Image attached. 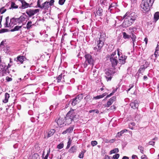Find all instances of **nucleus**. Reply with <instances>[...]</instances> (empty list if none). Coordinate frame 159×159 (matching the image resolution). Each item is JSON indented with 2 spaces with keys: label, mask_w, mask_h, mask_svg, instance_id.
<instances>
[{
  "label": "nucleus",
  "mask_w": 159,
  "mask_h": 159,
  "mask_svg": "<svg viewBox=\"0 0 159 159\" xmlns=\"http://www.w3.org/2000/svg\"><path fill=\"white\" fill-rule=\"evenodd\" d=\"M117 54L118 55V58L117 57L116 55V52L115 51L113 52L111 55L110 57V60L111 62L112 66L115 67L117 64L118 61V59L119 60V63L120 64H124L125 63V60L127 58L126 57H123V56H120L119 53V49H117Z\"/></svg>",
  "instance_id": "nucleus-1"
},
{
  "label": "nucleus",
  "mask_w": 159,
  "mask_h": 159,
  "mask_svg": "<svg viewBox=\"0 0 159 159\" xmlns=\"http://www.w3.org/2000/svg\"><path fill=\"white\" fill-rule=\"evenodd\" d=\"M154 0H143L140 5L141 10L143 12L149 11L150 7L151 6Z\"/></svg>",
  "instance_id": "nucleus-2"
},
{
  "label": "nucleus",
  "mask_w": 159,
  "mask_h": 159,
  "mask_svg": "<svg viewBox=\"0 0 159 159\" xmlns=\"http://www.w3.org/2000/svg\"><path fill=\"white\" fill-rule=\"evenodd\" d=\"M106 38V35L104 33L101 34L99 41L97 42V47L94 48V49L97 51L100 50L104 45V42Z\"/></svg>",
  "instance_id": "nucleus-3"
},
{
  "label": "nucleus",
  "mask_w": 159,
  "mask_h": 159,
  "mask_svg": "<svg viewBox=\"0 0 159 159\" xmlns=\"http://www.w3.org/2000/svg\"><path fill=\"white\" fill-rule=\"evenodd\" d=\"M84 57L86 59L85 61V64L84 65L85 66H87V63L88 64L93 66V63L94 61L93 59L92 56L89 54H86L85 55Z\"/></svg>",
  "instance_id": "nucleus-4"
},
{
  "label": "nucleus",
  "mask_w": 159,
  "mask_h": 159,
  "mask_svg": "<svg viewBox=\"0 0 159 159\" xmlns=\"http://www.w3.org/2000/svg\"><path fill=\"white\" fill-rule=\"evenodd\" d=\"M134 22L131 20H130L128 18L126 17L122 24V26L124 27H127L130 26Z\"/></svg>",
  "instance_id": "nucleus-5"
},
{
  "label": "nucleus",
  "mask_w": 159,
  "mask_h": 159,
  "mask_svg": "<svg viewBox=\"0 0 159 159\" xmlns=\"http://www.w3.org/2000/svg\"><path fill=\"white\" fill-rule=\"evenodd\" d=\"M74 110L71 109L66 115V119H74L75 118V114L74 113Z\"/></svg>",
  "instance_id": "nucleus-6"
},
{
  "label": "nucleus",
  "mask_w": 159,
  "mask_h": 159,
  "mask_svg": "<svg viewBox=\"0 0 159 159\" xmlns=\"http://www.w3.org/2000/svg\"><path fill=\"white\" fill-rule=\"evenodd\" d=\"M139 102L137 100H135L131 102L130 106L134 109L138 108L139 107Z\"/></svg>",
  "instance_id": "nucleus-7"
},
{
  "label": "nucleus",
  "mask_w": 159,
  "mask_h": 159,
  "mask_svg": "<svg viewBox=\"0 0 159 159\" xmlns=\"http://www.w3.org/2000/svg\"><path fill=\"white\" fill-rule=\"evenodd\" d=\"M18 1H20L22 4L21 6L19 7L20 8L23 9L29 7V4L27 3L25 0H18Z\"/></svg>",
  "instance_id": "nucleus-8"
},
{
  "label": "nucleus",
  "mask_w": 159,
  "mask_h": 159,
  "mask_svg": "<svg viewBox=\"0 0 159 159\" xmlns=\"http://www.w3.org/2000/svg\"><path fill=\"white\" fill-rule=\"evenodd\" d=\"M137 16L134 12L131 13L129 16L127 17L128 19L130 20H131L133 22L135 21L137 18Z\"/></svg>",
  "instance_id": "nucleus-9"
},
{
  "label": "nucleus",
  "mask_w": 159,
  "mask_h": 159,
  "mask_svg": "<svg viewBox=\"0 0 159 159\" xmlns=\"http://www.w3.org/2000/svg\"><path fill=\"white\" fill-rule=\"evenodd\" d=\"M116 98L115 96H113L111 98L107 103L106 104H105V107H108L110 105L112 104L113 102L115 101Z\"/></svg>",
  "instance_id": "nucleus-10"
},
{
  "label": "nucleus",
  "mask_w": 159,
  "mask_h": 159,
  "mask_svg": "<svg viewBox=\"0 0 159 159\" xmlns=\"http://www.w3.org/2000/svg\"><path fill=\"white\" fill-rule=\"evenodd\" d=\"M42 9L48 10L49 7V2L46 1L42 4Z\"/></svg>",
  "instance_id": "nucleus-11"
},
{
  "label": "nucleus",
  "mask_w": 159,
  "mask_h": 159,
  "mask_svg": "<svg viewBox=\"0 0 159 159\" xmlns=\"http://www.w3.org/2000/svg\"><path fill=\"white\" fill-rule=\"evenodd\" d=\"M27 17L26 16H21L19 18H17V21H18L19 23L25 21Z\"/></svg>",
  "instance_id": "nucleus-12"
},
{
  "label": "nucleus",
  "mask_w": 159,
  "mask_h": 159,
  "mask_svg": "<svg viewBox=\"0 0 159 159\" xmlns=\"http://www.w3.org/2000/svg\"><path fill=\"white\" fill-rule=\"evenodd\" d=\"M25 58L23 56H18L15 59V60L16 61H19L21 63H22L23 61L25 60Z\"/></svg>",
  "instance_id": "nucleus-13"
},
{
  "label": "nucleus",
  "mask_w": 159,
  "mask_h": 159,
  "mask_svg": "<svg viewBox=\"0 0 159 159\" xmlns=\"http://www.w3.org/2000/svg\"><path fill=\"white\" fill-rule=\"evenodd\" d=\"M106 75L105 77L107 79V80L108 81L109 80H111V74L109 71H106L105 72Z\"/></svg>",
  "instance_id": "nucleus-14"
},
{
  "label": "nucleus",
  "mask_w": 159,
  "mask_h": 159,
  "mask_svg": "<svg viewBox=\"0 0 159 159\" xmlns=\"http://www.w3.org/2000/svg\"><path fill=\"white\" fill-rule=\"evenodd\" d=\"M73 128L74 127L73 126L70 127L67 129L66 130L63 131L62 133V134H65L67 133H70L72 132Z\"/></svg>",
  "instance_id": "nucleus-15"
},
{
  "label": "nucleus",
  "mask_w": 159,
  "mask_h": 159,
  "mask_svg": "<svg viewBox=\"0 0 159 159\" xmlns=\"http://www.w3.org/2000/svg\"><path fill=\"white\" fill-rule=\"evenodd\" d=\"M26 12L29 17H31L34 15L33 9H28L26 10Z\"/></svg>",
  "instance_id": "nucleus-16"
},
{
  "label": "nucleus",
  "mask_w": 159,
  "mask_h": 159,
  "mask_svg": "<svg viewBox=\"0 0 159 159\" xmlns=\"http://www.w3.org/2000/svg\"><path fill=\"white\" fill-rule=\"evenodd\" d=\"M128 131V130L126 129L122 130L120 132H118L116 135V137H120L122 135V134Z\"/></svg>",
  "instance_id": "nucleus-17"
},
{
  "label": "nucleus",
  "mask_w": 159,
  "mask_h": 159,
  "mask_svg": "<svg viewBox=\"0 0 159 159\" xmlns=\"http://www.w3.org/2000/svg\"><path fill=\"white\" fill-rule=\"evenodd\" d=\"M56 122L57 124L61 126V127L64 126V120H57Z\"/></svg>",
  "instance_id": "nucleus-18"
},
{
  "label": "nucleus",
  "mask_w": 159,
  "mask_h": 159,
  "mask_svg": "<svg viewBox=\"0 0 159 159\" xmlns=\"http://www.w3.org/2000/svg\"><path fill=\"white\" fill-rule=\"evenodd\" d=\"M6 23L4 24V26L5 27H11V25L10 24V22L8 23V21H9V18L8 16L6 18Z\"/></svg>",
  "instance_id": "nucleus-19"
},
{
  "label": "nucleus",
  "mask_w": 159,
  "mask_h": 159,
  "mask_svg": "<svg viewBox=\"0 0 159 159\" xmlns=\"http://www.w3.org/2000/svg\"><path fill=\"white\" fill-rule=\"evenodd\" d=\"M17 21V18H13L11 19L10 21V24L11 27H12L13 25L15 24L16 22Z\"/></svg>",
  "instance_id": "nucleus-20"
},
{
  "label": "nucleus",
  "mask_w": 159,
  "mask_h": 159,
  "mask_svg": "<svg viewBox=\"0 0 159 159\" xmlns=\"http://www.w3.org/2000/svg\"><path fill=\"white\" fill-rule=\"evenodd\" d=\"M10 97L9 94L7 93L5 94V98L3 100V102L4 103H6L8 102V99Z\"/></svg>",
  "instance_id": "nucleus-21"
},
{
  "label": "nucleus",
  "mask_w": 159,
  "mask_h": 159,
  "mask_svg": "<svg viewBox=\"0 0 159 159\" xmlns=\"http://www.w3.org/2000/svg\"><path fill=\"white\" fill-rule=\"evenodd\" d=\"M131 34H132V36H131V37L130 38L132 39L133 41L132 43L133 44V46H134V42H135L136 40V36L132 32H131Z\"/></svg>",
  "instance_id": "nucleus-22"
},
{
  "label": "nucleus",
  "mask_w": 159,
  "mask_h": 159,
  "mask_svg": "<svg viewBox=\"0 0 159 159\" xmlns=\"http://www.w3.org/2000/svg\"><path fill=\"white\" fill-rule=\"evenodd\" d=\"M55 132V130L54 129H51L48 132L47 138L49 137L52 135Z\"/></svg>",
  "instance_id": "nucleus-23"
},
{
  "label": "nucleus",
  "mask_w": 159,
  "mask_h": 159,
  "mask_svg": "<svg viewBox=\"0 0 159 159\" xmlns=\"http://www.w3.org/2000/svg\"><path fill=\"white\" fill-rule=\"evenodd\" d=\"M154 20L156 22L159 19V12H157L154 15Z\"/></svg>",
  "instance_id": "nucleus-24"
},
{
  "label": "nucleus",
  "mask_w": 159,
  "mask_h": 159,
  "mask_svg": "<svg viewBox=\"0 0 159 159\" xmlns=\"http://www.w3.org/2000/svg\"><path fill=\"white\" fill-rule=\"evenodd\" d=\"M83 96L82 94H80L79 95L75 98L79 102L83 99Z\"/></svg>",
  "instance_id": "nucleus-25"
},
{
  "label": "nucleus",
  "mask_w": 159,
  "mask_h": 159,
  "mask_svg": "<svg viewBox=\"0 0 159 159\" xmlns=\"http://www.w3.org/2000/svg\"><path fill=\"white\" fill-rule=\"evenodd\" d=\"M18 7V6L14 2H11V5L10 8L17 9Z\"/></svg>",
  "instance_id": "nucleus-26"
},
{
  "label": "nucleus",
  "mask_w": 159,
  "mask_h": 159,
  "mask_svg": "<svg viewBox=\"0 0 159 159\" xmlns=\"http://www.w3.org/2000/svg\"><path fill=\"white\" fill-rule=\"evenodd\" d=\"M77 149V148L75 146H73L71 147L69 151L70 153H73L75 152Z\"/></svg>",
  "instance_id": "nucleus-27"
},
{
  "label": "nucleus",
  "mask_w": 159,
  "mask_h": 159,
  "mask_svg": "<svg viewBox=\"0 0 159 159\" xmlns=\"http://www.w3.org/2000/svg\"><path fill=\"white\" fill-rule=\"evenodd\" d=\"M22 26H16L13 29H11V31L13 32L19 30L20 28H21Z\"/></svg>",
  "instance_id": "nucleus-28"
},
{
  "label": "nucleus",
  "mask_w": 159,
  "mask_h": 159,
  "mask_svg": "<svg viewBox=\"0 0 159 159\" xmlns=\"http://www.w3.org/2000/svg\"><path fill=\"white\" fill-rule=\"evenodd\" d=\"M106 94L105 93H103L102 95H99L97 96L96 97H94V99H100L101 98H103L105 96H106Z\"/></svg>",
  "instance_id": "nucleus-29"
},
{
  "label": "nucleus",
  "mask_w": 159,
  "mask_h": 159,
  "mask_svg": "<svg viewBox=\"0 0 159 159\" xmlns=\"http://www.w3.org/2000/svg\"><path fill=\"white\" fill-rule=\"evenodd\" d=\"M102 10L101 8H98V10L96 12L97 15L100 16L102 15Z\"/></svg>",
  "instance_id": "nucleus-30"
},
{
  "label": "nucleus",
  "mask_w": 159,
  "mask_h": 159,
  "mask_svg": "<svg viewBox=\"0 0 159 159\" xmlns=\"http://www.w3.org/2000/svg\"><path fill=\"white\" fill-rule=\"evenodd\" d=\"M5 65L4 63L1 62V57L0 56V68L1 69H3L5 67Z\"/></svg>",
  "instance_id": "nucleus-31"
},
{
  "label": "nucleus",
  "mask_w": 159,
  "mask_h": 159,
  "mask_svg": "<svg viewBox=\"0 0 159 159\" xmlns=\"http://www.w3.org/2000/svg\"><path fill=\"white\" fill-rule=\"evenodd\" d=\"M123 38L125 39H129L131 37V35L127 34L125 32H123Z\"/></svg>",
  "instance_id": "nucleus-32"
},
{
  "label": "nucleus",
  "mask_w": 159,
  "mask_h": 159,
  "mask_svg": "<svg viewBox=\"0 0 159 159\" xmlns=\"http://www.w3.org/2000/svg\"><path fill=\"white\" fill-rule=\"evenodd\" d=\"M78 103H79L74 98L73 99L72 101H71V104L72 106H74Z\"/></svg>",
  "instance_id": "nucleus-33"
},
{
  "label": "nucleus",
  "mask_w": 159,
  "mask_h": 159,
  "mask_svg": "<svg viewBox=\"0 0 159 159\" xmlns=\"http://www.w3.org/2000/svg\"><path fill=\"white\" fill-rule=\"evenodd\" d=\"M32 22L31 21H29L26 25V28L27 29H29L32 26Z\"/></svg>",
  "instance_id": "nucleus-34"
},
{
  "label": "nucleus",
  "mask_w": 159,
  "mask_h": 159,
  "mask_svg": "<svg viewBox=\"0 0 159 159\" xmlns=\"http://www.w3.org/2000/svg\"><path fill=\"white\" fill-rule=\"evenodd\" d=\"M119 152L118 149L117 148H115L114 149H113L111 151L110 153H115L118 152Z\"/></svg>",
  "instance_id": "nucleus-35"
},
{
  "label": "nucleus",
  "mask_w": 159,
  "mask_h": 159,
  "mask_svg": "<svg viewBox=\"0 0 159 159\" xmlns=\"http://www.w3.org/2000/svg\"><path fill=\"white\" fill-rule=\"evenodd\" d=\"M63 77V75L62 74H60L57 78V82H60L61 81V79H62Z\"/></svg>",
  "instance_id": "nucleus-36"
},
{
  "label": "nucleus",
  "mask_w": 159,
  "mask_h": 159,
  "mask_svg": "<svg viewBox=\"0 0 159 159\" xmlns=\"http://www.w3.org/2000/svg\"><path fill=\"white\" fill-rule=\"evenodd\" d=\"M145 69V68L144 67H141L139 70L138 72L139 73H139H143Z\"/></svg>",
  "instance_id": "nucleus-37"
},
{
  "label": "nucleus",
  "mask_w": 159,
  "mask_h": 159,
  "mask_svg": "<svg viewBox=\"0 0 159 159\" xmlns=\"http://www.w3.org/2000/svg\"><path fill=\"white\" fill-rule=\"evenodd\" d=\"M7 9L4 8V7H2L0 9V13L2 14L4 13L6 11Z\"/></svg>",
  "instance_id": "nucleus-38"
},
{
  "label": "nucleus",
  "mask_w": 159,
  "mask_h": 159,
  "mask_svg": "<svg viewBox=\"0 0 159 159\" xmlns=\"http://www.w3.org/2000/svg\"><path fill=\"white\" fill-rule=\"evenodd\" d=\"M158 45L157 44V47L156 48V51L154 53V55H155V56L156 57L157 56V55H159L158 54V53L157 52V51L159 49V48L158 47Z\"/></svg>",
  "instance_id": "nucleus-39"
},
{
  "label": "nucleus",
  "mask_w": 159,
  "mask_h": 159,
  "mask_svg": "<svg viewBox=\"0 0 159 159\" xmlns=\"http://www.w3.org/2000/svg\"><path fill=\"white\" fill-rule=\"evenodd\" d=\"M138 149L140 150V152H141V153H143V152H144L143 149H144V148L143 147H142L141 146H139L138 147Z\"/></svg>",
  "instance_id": "nucleus-40"
},
{
  "label": "nucleus",
  "mask_w": 159,
  "mask_h": 159,
  "mask_svg": "<svg viewBox=\"0 0 159 159\" xmlns=\"http://www.w3.org/2000/svg\"><path fill=\"white\" fill-rule=\"evenodd\" d=\"M97 142L96 141H92L91 142V144L93 146H94L97 144Z\"/></svg>",
  "instance_id": "nucleus-41"
},
{
  "label": "nucleus",
  "mask_w": 159,
  "mask_h": 159,
  "mask_svg": "<svg viewBox=\"0 0 159 159\" xmlns=\"http://www.w3.org/2000/svg\"><path fill=\"white\" fill-rule=\"evenodd\" d=\"M63 146L64 145L63 144L60 143L57 145V148L59 149H61L63 147Z\"/></svg>",
  "instance_id": "nucleus-42"
},
{
  "label": "nucleus",
  "mask_w": 159,
  "mask_h": 159,
  "mask_svg": "<svg viewBox=\"0 0 159 159\" xmlns=\"http://www.w3.org/2000/svg\"><path fill=\"white\" fill-rule=\"evenodd\" d=\"M33 10L34 15L36 14L37 13L40 11V10L39 9H37L34 10L33 9Z\"/></svg>",
  "instance_id": "nucleus-43"
},
{
  "label": "nucleus",
  "mask_w": 159,
  "mask_h": 159,
  "mask_svg": "<svg viewBox=\"0 0 159 159\" xmlns=\"http://www.w3.org/2000/svg\"><path fill=\"white\" fill-rule=\"evenodd\" d=\"M65 1L66 0H59V4L60 5H63L64 4Z\"/></svg>",
  "instance_id": "nucleus-44"
},
{
  "label": "nucleus",
  "mask_w": 159,
  "mask_h": 159,
  "mask_svg": "<svg viewBox=\"0 0 159 159\" xmlns=\"http://www.w3.org/2000/svg\"><path fill=\"white\" fill-rule=\"evenodd\" d=\"M119 157V155L118 154H116L115 155H114L113 157V158L114 159H118V158Z\"/></svg>",
  "instance_id": "nucleus-45"
},
{
  "label": "nucleus",
  "mask_w": 159,
  "mask_h": 159,
  "mask_svg": "<svg viewBox=\"0 0 159 159\" xmlns=\"http://www.w3.org/2000/svg\"><path fill=\"white\" fill-rule=\"evenodd\" d=\"M84 152H82L79 155V157L80 158H83L84 157Z\"/></svg>",
  "instance_id": "nucleus-46"
},
{
  "label": "nucleus",
  "mask_w": 159,
  "mask_h": 159,
  "mask_svg": "<svg viewBox=\"0 0 159 159\" xmlns=\"http://www.w3.org/2000/svg\"><path fill=\"white\" fill-rule=\"evenodd\" d=\"M40 4H41V3H40L39 0H38L37 1V7L42 9V5H41Z\"/></svg>",
  "instance_id": "nucleus-47"
},
{
  "label": "nucleus",
  "mask_w": 159,
  "mask_h": 159,
  "mask_svg": "<svg viewBox=\"0 0 159 159\" xmlns=\"http://www.w3.org/2000/svg\"><path fill=\"white\" fill-rule=\"evenodd\" d=\"M71 141L70 140V139H69V141L68 142V144H67V145L66 148H68L70 147V145L71 143Z\"/></svg>",
  "instance_id": "nucleus-48"
},
{
  "label": "nucleus",
  "mask_w": 159,
  "mask_h": 159,
  "mask_svg": "<svg viewBox=\"0 0 159 159\" xmlns=\"http://www.w3.org/2000/svg\"><path fill=\"white\" fill-rule=\"evenodd\" d=\"M155 142L153 141H151L149 142V144L152 146L154 145Z\"/></svg>",
  "instance_id": "nucleus-49"
},
{
  "label": "nucleus",
  "mask_w": 159,
  "mask_h": 159,
  "mask_svg": "<svg viewBox=\"0 0 159 159\" xmlns=\"http://www.w3.org/2000/svg\"><path fill=\"white\" fill-rule=\"evenodd\" d=\"M54 2V0H51L49 2V6H52L53 5Z\"/></svg>",
  "instance_id": "nucleus-50"
},
{
  "label": "nucleus",
  "mask_w": 159,
  "mask_h": 159,
  "mask_svg": "<svg viewBox=\"0 0 159 159\" xmlns=\"http://www.w3.org/2000/svg\"><path fill=\"white\" fill-rule=\"evenodd\" d=\"M7 31V29H2L0 30V33L5 32Z\"/></svg>",
  "instance_id": "nucleus-51"
},
{
  "label": "nucleus",
  "mask_w": 159,
  "mask_h": 159,
  "mask_svg": "<svg viewBox=\"0 0 159 159\" xmlns=\"http://www.w3.org/2000/svg\"><path fill=\"white\" fill-rule=\"evenodd\" d=\"M114 6L113 5V4H111L109 6L108 8V10H110L111 11L112 9H111V8L114 7Z\"/></svg>",
  "instance_id": "nucleus-52"
},
{
  "label": "nucleus",
  "mask_w": 159,
  "mask_h": 159,
  "mask_svg": "<svg viewBox=\"0 0 159 159\" xmlns=\"http://www.w3.org/2000/svg\"><path fill=\"white\" fill-rule=\"evenodd\" d=\"M49 152H50V150H49V151H48L47 154H46V155L43 158V159H48Z\"/></svg>",
  "instance_id": "nucleus-53"
},
{
  "label": "nucleus",
  "mask_w": 159,
  "mask_h": 159,
  "mask_svg": "<svg viewBox=\"0 0 159 159\" xmlns=\"http://www.w3.org/2000/svg\"><path fill=\"white\" fill-rule=\"evenodd\" d=\"M141 116H142L141 115H137L135 116V118L140 119L141 118Z\"/></svg>",
  "instance_id": "nucleus-54"
},
{
  "label": "nucleus",
  "mask_w": 159,
  "mask_h": 159,
  "mask_svg": "<svg viewBox=\"0 0 159 159\" xmlns=\"http://www.w3.org/2000/svg\"><path fill=\"white\" fill-rule=\"evenodd\" d=\"M6 80L7 81H10L12 80V78H10L8 77H7L6 78Z\"/></svg>",
  "instance_id": "nucleus-55"
},
{
  "label": "nucleus",
  "mask_w": 159,
  "mask_h": 159,
  "mask_svg": "<svg viewBox=\"0 0 159 159\" xmlns=\"http://www.w3.org/2000/svg\"><path fill=\"white\" fill-rule=\"evenodd\" d=\"M104 159H112L111 157H110L108 156H106L105 157Z\"/></svg>",
  "instance_id": "nucleus-56"
},
{
  "label": "nucleus",
  "mask_w": 159,
  "mask_h": 159,
  "mask_svg": "<svg viewBox=\"0 0 159 159\" xmlns=\"http://www.w3.org/2000/svg\"><path fill=\"white\" fill-rule=\"evenodd\" d=\"M115 92L114 91V92L111 93L110 94L107 95V97H110L111 96H112V95H113V93H114Z\"/></svg>",
  "instance_id": "nucleus-57"
},
{
  "label": "nucleus",
  "mask_w": 159,
  "mask_h": 159,
  "mask_svg": "<svg viewBox=\"0 0 159 159\" xmlns=\"http://www.w3.org/2000/svg\"><path fill=\"white\" fill-rule=\"evenodd\" d=\"M2 16H0V28H1V26H2L1 23L2 20Z\"/></svg>",
  "instance_id": "nucleus-58"
},
{
  "label": "nucleus",
  "mask_w": 159,
  "mask_h": 159,
  "mask_svg": "<svg viewBox=\"0 0 159 159\" xmlns=\"http://www.w3.org/2000/svg\"><path fill=\"white\" fill-rule=\"evenodd\" d=\"M115 141V139H112L109 140V143H113Z\"/></svg>",
  "instance_id": "nucleus-59"
},
{
  "label": "nucleus",
  "mask_w": 159,
  "mask_h": 159,
  "mask_svg": "<svg viewBox=\"0 0 159 159\" xmlns=\"http://www.w3.org/2000/svg\"><path fill=\"white\" fill-rule=\"evenodd\" d=\"M116 108V107L114 105H113L110 108L111 110H114Z\"/></svg>",
  "instance_id": "nucleus-60"
},
{
  "label": "nucleus",
  "mask_w": 159,
  "mask_h": 159,
  "mask_svg": "<svg viewBox=\"0 0 159 159\" xmlns=\"http://www.w3.org/2000/svg\"><path fill=\"white\" fill-rule=\"evenodd\" d=\"M137 158V156L135 155H133L132 156V159H135L136 158Z\"/></svg>",
  "instance_id": "nucleus-61"
},
{
  "label": "nucleus",
  "mask_w": 159,
  "mask_h": 159,
  "mask_svg": "<svg viewBox=\"0 0 159 159\" xmlns=\"http://www.w3.org/2000/svg\"><path fill=\"white\" fill-rule=\"evenodd\" d=\"M130 86V88L128 90H127V92H128V91H129L130 89L132 88H133V87L134 86V85H131V86H130V85L129 86Z\"/></svg>",
  "instance_id": "nucleus-62"
},
{
  "label": "nucleus",
  "mask_w": 159,
  "mask_h": 159,
  "mask_svg": "<svg viewBox=\"0 0 159 159\" xmlns=\"http://www.w3.org/2000/svg\"><path fill=\"white\" fill-rule=\"evenodd\" d=\"M133 29H134L133 28H131V27L129 28V30L131 31V32H132L133 33L134 32Z\"/></svg>",
  "instance_id": "nucleus-63"
},
{
  "label": "nucleus",
  "mask_w": 159,
  "mask_h": 159,
  "mask_svg": "<svg viewBox=\"0 0 159 159\" xmlns=\"http://www.w3.org/2000/svg\"><path fill=\"white\" fill-rule=\"evenodd\" d=\"M122 159H129V158L128 157L126 156H124Z\"/></svg>",
  "instance_id": "nucleus-64"
}]
</instances>
